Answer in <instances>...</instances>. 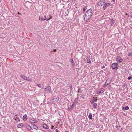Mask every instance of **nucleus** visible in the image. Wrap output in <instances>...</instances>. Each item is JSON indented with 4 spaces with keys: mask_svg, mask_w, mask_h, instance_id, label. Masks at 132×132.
<instances>
[{
    "mask_svg": "<svg viewBox=\"0 0 132 132\" xmlns=\"http://www.w3.org/2000/svg\"><path fill=\"white\" fill-rule=\"evenodd\" d=\"M128 56H132V51L129 53L128 54Z\"/></svg>",
    "mask_w": 132,
    "mask_h": 132,
    "instance_id": "nucleus-22",
    "label": "nucleus"
},
{
    "mask_svg": "<svg viewBox=\"0 0 132 132\" xmlns=\"http://www.w3.org/2000/svg\"><path fill=\"white\" fill-rule=\"evenodd\" d=\"M43 127L46 129H47L48 128V127L46 124H44L43 125Z\"/></svg>",
    "mask_w": 132,
    "mask_h": 132,
    "instance_id": "nucleus-19",
    "label": "nucleus"
},
{
    "mask_svg": "<svg viewBox=\"0 0 132 132\" xmlns=\"http://www.w3.org/2000/svg\"><path fill=\"white\" fill-rule=\"evenodd\" d=\"M27 116L26 114L24 115L23 117V119L24 121H26L27 120Z\"/></svg>",
    "mask_w": 132,
    "mask_h": 132,
    "instance_id": "nucleus-13",
    "label": "nucleus"
},
{
    "mask_svg": "<svg viewBox=\"0 0 132 132\" xmlns=\"http://www.w3.org/2000/svg\"><path fill=\"white\" fill-rule=\"evenodd\" d=\"M26 127L29 130H31V127L29 125H27Z\"/></svg>",
    "mask_w": 132,
    "mask_h": 132,
    "instance_id": "nucleus-18",
    "label": "nucleus"
},
{
    "mask_svg": "<svg viewBox=\"0 0 132 132\" xmlns=\"http://www.w3.org/2000/svg\"><path fill=\"white\" fill-rule=\"evenodd\" d=\"M116 59V61L118 62L121 63L123 61V59L119 56H117Z\"/></svg>",
    "mask_w": 132,
    "mask_h": 132,
    "instance_id": "nucleus-3",
    "label": "nucleus"
},
{
    "mask_svg": "<svg viewBox=\"0 0 132 132\" xmlns=\"http://www.w3.org/2000/svg\"><path fill=\"white\" fill-rule=\"evenodd\" d=\"M132 78V77L131 76H129L128 77V79L129 80H130Z\"/></svg>",
    "mask_w": 132,
    "mask_h": 132,
    "instance_id": "nucleus-27",
    "label": "nucleus"
},
{
    "mask_svg": "<svg viewBox=\"0 0 132 132\" xmlns=\"http://www.w3.org/2000/svg\"><path fill=\"white\" fill-rule=\"evenodd\" d=\"M71 62H72V63H73L74 62L73 60V59H71Z\"/></svg>",
    "mask_w": 132,
    "mask_h": 132,
    "instance_id": "nucleus-29",
    "label": "nucleus"
},
{
    "mask_svg": "<svg viewBox=\"0 0 132 132\" xmlns=\"http://www.w3.org/2000/svg\"><path fill=\"white\" fill-rule=\"evenodd\" d=\"M87 9V8L86 7H85V8H84L83 9V11L84 12V13L86 10V9Z\"/></svg>",
    "mask_w": 132,
    "mask_h": 132,
    "instance_id": "nucleus-26",
    "label": "nucleus"
},
{
    "mask_svg": "<svg viewBox=\"0 0 132 132\" xmlns=\"http://www.w3.org/2000/svg\"><path fill=\"white\" fill-rule=\"evenodd\" d=\"M24 125H23V123L19 124L17 126L19 128H20L21 127H23Z\"/></svg>",
    "mask_w": 132,
    "mask_h": 132,
    "instance_id": "nucleus-12",
    "label": "nucleus"
},
{
    "mask_svg": "<svg viewBox=\"0 0 132 132\" xmlns=\"http://www.w3.org/2000/svg\"><path fill=\"white\" fill-rule=\"evenodd\" d=\"M89 118L91 119H92V114L91 113H90L88 115Z\"/></svg>",
    "mask_w": 132,
    "mask_h": 132,
    "instance_id": "nucleus-16",
    "label": "nucleus"
},
{
    "mask_svg": "<svg viewBox=\"0 0 132 132\" xmlns=\"http://www.w3.org/2000/svg\"><path fill=\"white\" fill-rule=\"evenodd\" d=\"M37 86L39 87H41L40 84H37Z\"/></svg>",
    "mask_w": 132,
    "mask_h": 132,
    "instance_id": "nucleus-28",
    "label": "nucleus"
},
{
    "mask_svg": "<svg viewBox=\"0 0 132 132\" xmlns=\"http://www.w3.org/2000/svg\"><path fill=\"white\" fill-rule=\"evenodd\" d=\"M96 98V97L95 98L93 99V100H92V104H93V103H94V102H96L97 101V98H96V99L95 98Z\"/></svg>",
    "mask_w": 132,
    "mask_h": 132,
    "instance_id": "nucleus-21",
    "label": "nucleus"
},
{
    "mask_svg": "<svg viewBox=\"0 0 132 132\" xmlns=\"http://www.w3.org/2000/svg\"><path fill=\"white\" fill-rule=\"evenodd\" d=\"M105 67H103V68H104Z\"/></svg>",
    "mask_w": 132,
    "mask_h": 132,
    "instance_id": "nucleus-40",
    "label": "nucleus"
},
{
    "mask_svg": "<svg viewBox=\"0 0 132 132\" xmlns=\"http://www.w3.org/2000/svg\"><path fill=\"white\" fill-rule=\"evenodd\" d=\"M33 128L36 130L38 129V127L35 125L34 124H33Z\"/></svg>",
    "mask_w": 132,
    "mask_h": 132,
    "instance_id": "nucleus-14",
    "label": "nucleus"
},
{
    "mask_svg": "<svg viewBox=\"0 0 132 132\" xmlns=\"http://www.w3.org/2000/svg\"><path fill=\"white\" fill-rule=\"evenodd\" d=\"M45 89H46V90H48V89H49L48 87L47 88H45Z\"/></svg>",
    "mask_w": 132,
    "mask_h": 132,
    "instance_id": "nucleus-30",
    "label": "nucleus"
},
{
    "mask_svg": "<svg viewBox=\"0 0 132 132\" xmlns=\"http://www.w3.org/2000/svg\"><path fill=\"white\" fill-rule=\"evenodd\" d=\"M123 109L126 110H127L129 109V107L128 106H127L125 107H123Z\"/></svg>",
    "mask_w": 132,
    "mask_h": 132,
    "instance_id": "nucleus-20",
    "label": "nucleus"
},
{
    "mask_svg": "<svg viewBox=\"0 0 132 132\" xmlns=\"http://www.w3.org/2000/svg\"><path fill=\"white\" fill-rule=\"evenodd\" d=\"M18 14H19V12H18Z\"/></svg>",
    "mask_w": 132,
    "mask_h": 132,
    "instance_id": "nucleus-39",
    "label": "nucleus"
},
{
    "mask_svg": "<svg viewBox=\"0 0 132 132\" xmlns=\"http://www.w3.org/2000/svg\"><path fill=\"white\" fill-rule=\"evenodd\" d=\"M123 87H126L127 86V84L125 83L123 84Z\"/></svg>",
    "mask_w": 132,
    "mask_h": 132,
    "instance_id": "nucleus-24",
    "label": "nucleus"
},
{
    "mask_svg": "<svg viewBox=\"0 0 132 132\" xmlns=\"http://www.w3.org/2000/svg\"><path fill=\"white\" fill-rule=\"evenodd\" d=\"M105 3L104 0H101L98 3V6H102Z\"/></svg>",
    "mask_w": 132,
    "mask_h": 132,
    "instance_id": "nucleus-5",
    "label": "nucleus"
},
{
    "mask_svg": "<svg viewBox=\"0 0 132 132\" xmlns=\"http://www.w3.org/2000/svg\"><path fill=\"white\" fill-rule=\"evenodd\" d=\"M113 2H114L115 1V0H112Z\"/></svg>",
    "mask_w": 132,
    "mask_h": 132,
    "instance_id": "nucleus-35",
    "label": "nucleus"
},
{
    "mask_svg": "<svg viewBox=\"0 0 132 132\" xmlns=\"http://www.w3.org/2000/svg\"><path fill=\"white\" fill-rule=\"evenodd\" d=\"M111 80L110 79H108L106 81L104 84V86L108 85L111 82Z\"/></svg>",
    "mask_w": 132,
    "mask_h": 132,
    "instance_id": "nucleus-6",
    "label": "nucleus"
},
{
    "mask_svg": "<svg viewBox=\"0 0 132 132\" xmlns=\"http://www.w3.org/2000/svg\"><path fill=\"white\" fill-rule=\"evenodd\" d=\"M15 1H17L18 0H15Z\"/></svg>",
    "mask_w": 132,
    "mask_h": 132,
    "instance_id": "nucleus-38",
    "label": "nucleus"
},
{
    "mask_svg": "<svg viewBox=\"0 0 132 132\" xmlns=\"http://www.w3.org/2000/svg\"><path fill=\"white\" fill-rule=\"evenodd\" d=\"M65 132H69L67 131H66Z\"/></svg>",
    "mask_w": 132,
    "mask_h": 132,
    "instance_id": "nucleus-36",
    "label": "nucleus"
},
{
    "mask_svg": "<svg viewBox=\"0 0 132 132\" xmlns=\"http://www.w3.org/2000/svg\"><path fill=\"white\" fill-rule=\"evenodd\" d=\"M104 89L103 88H101L100 90L97 92V94H99L100 93H103L104 91Z\"/></svg>",
    "mask_w": 132,
    "mask_h": 132,
    "instance_id": "nucleus-9",
    "label": "nucleus"
},
{
    "mask_svg": "<svg viewBox=\"0 0 132 132\" xmlns=\"http://www.w3.org/2000/svg\"><path fill=\"white\" fill-rule=\"evenodd\" d=\"M118 64L117 63H113L112 65V68L113 69H118Z\"/></svg>",
    "mask_w": 132,
    "mask_h": 132,
    "instance_id": "nucleus-2",
    "label": "nucleus"
},
{
    "mask_svg": "<svg viewBox=\"0 0 132 132\" xmlns=\"http://www.w3.org/2000/svg\"><path fill=\"white\" fill-rule=\"evenodd\" d=\"M93 107L94 109L96 108L97 106V104L96 103H94L93 104Z\"/></svg>",
    "mask_w": 132,
    "mask_h": 132,
    "instance_id": "nucleus-17",
    "label": "nucleus"
},
{
    "mask_svg": "<svg viewBox=\"0 0 132 132\" xmlns=\"http://www.w3.org/2000/svg\"><path fill=\"white\" fill-rule=\"evenodd\" d=\"M55 131L56 132H58L59 131L57 129H56L55 130Z\"/></svg>",
    "mask_w": 132,
    "mask_h": 132,
    "instance_id": "nucleus-31",
    "label": "nucleus"
},
{
    "mask_svg": "<svg viewBox=\"0 0 132 132\" xmlns=\"http://www.w3.org/2000/svg\"><path fill=\"white\" fill-rule=\"evenodd\" d=\"M20 76L21 77H22L25 80H27L29 81H32V80L31 79H28V78L25 76L21 75Z\"/></svg>",
    "mask_w": 132,
    "mask_h": 132,
    "instance_id": "nucleus-4",
    "label": "nucleus"
},
{
    "mask_svg": "<svg viewBox=\"0 0 132 132\" xmlns=\"http://www.w3.org/2000/svg\"><path fill=\"white\" fill-rule=\"evenodd\" d=\"M30 122L34 123H36L37 122V120L35 119L34 118L31 119L30 120Z\"/></svg>",
    "mask_w": 132,
    "mask_h": 132,
    "instance_id": "nucleus-8",
    "label": "nucleus"
},
{
    "mask_svg": "<svg viewBox=\"0 0 132 132\" xmlns=\"http://www.w3.org/2000/svg\"><path fill=\"white\" fill-rule=\"evenodd\" d=\"M53 127H54L53 126H52V128H53Z\"/></svg>",
    "mask_w": 132,
    "mask_h": 132,
    "instance_id": "nucleus-37",
    "label": "nucleus"
},
{
    "mask_svg": "<svg viewBox=\"0 0 132 132\" xmlns=\"http://www.w3.org/2000/svg\"><path fill=\"white\" fill-rule=\"evenodd\" d=\"M48 0H47V1H48Z\"/></svg>",
    "mask_w": 132,
    "mask_h": 132,
    "instance_id": "nucleus-43",
    "label": "nucleus"
},
{
    "mask_svg": "<svg viewBox=\"0 0 132 132\" xmlns=\"http://www.w3.org/2000/svg\"><path fill=\"white\" fill-rule=\"evenodd\" d=\"M93 11L91 9H89L87 11L85 15L84 20L87 21L92 16L93 14Z\"/></svg>",
    "mask_w": 132,
    "mask_h": 132,
    "instance_id": "nucleus-1",
    "label": "nucleus"
},
{
    "mask_svg": "<svg viewBox=\"0 0 132 132\" xmlns=\"http://www.w3.org/2000/svg\"><path fill=\"white\" fill-rule=\"evenodd\" d=\"M110 4L109 3H105L103 6V8L104 9H105L108 6H109L110 5Z\"/></svg>",
    "mask_w": 132,
    "mask_h": 132,
    "instance_id": "nucleus-10",
    "label": "nucleus"
},
{
    "mask_svg": "<svg viewBox=\"0 0 132 132\" xmlns=\"http://www.w3.org/2000/svg\"><path fill=\"white\" fill-rule=\"evenodd\" d=\"M53 51H54V52H55L56 51V50H55V49L54 50H53Z\"/></svg>",
    "mask_w": 132,
    "mask_h": 132,
    "instance_id": "nucleus-34",
    "label": "nucleus"
},
{
    "mask_svg": "<svg viewBox=\"0 0 132 132\" xmlns=\"http://www.w3.org/2000/svg\"><path fill=\"white\" fill-rule=\"evenodd\" d=\"M105 67H103V68H104Z\"/></svg>",
    "mask_w": 132,
    "mask_h": 132,
    "instance_id": "nucleus-41",
    "label": "nucleus"
},
{
    "mask_svg": "<svg viewBox=\"0 0 132 132\" xmlns=\"http://www.w3.org/2000/svg\"><path fill=\"white\" fill-rule=\"evenodd\" d=\"M0 128H1V127H0Z\"/></svg>",
    "mask_w": 132,
    "mask_h": 132,
    "instance_id": "nucleus-44",
    "label": "nucleus"
},
{
    "mask_svg": "<svg viewBox=\"0 0 132 132\" xmlns=\"http://www.w3.org/2000/svg\"><path fill=\"white\" fill-rule=\"evenodd\" d=\"M115 21L113 20H112L111 21V25L112 26L113 25V24L114 23Z\"/></svg>",
    "mask_w": 132,
    "mask_h": 132,
    "instance_id": "nucleus-23",
    "label": "nucleus"
},
{
    "mask_svg": "<svg viewBox=\"0 0 132 132\" xmlns=\"http://www.w3.org/2000/svg\"><path fill=\"white\" fill-rule=\"evenodd\" d=\"M74 106V104H73L72 105V106H71V107H73Z\"/></svg>",
    "mask_w": 132,
    "mask_h": 132,
    "instance_id": "nucleus-33",
    "label": "nucleus"
},
{
    "mask_svg": "<svg viewBox=\"0 0 132 132\" xmlns=\"http://www.w3.org/2000/svg\"><path fill=\"white\" fill-rule=\"evenodd\" d=\"M131 16L132 18V12L129 13V15H128V16Z\"/></svg>",
    "mask_w": 132,
    "mask_h": 132,
    "instance_id": "nucleus-25",
    "label": "nucleus"
},
{
    "mask_svg": "<svg viewBox=\"0 0 132 132\" xmlns=\"http://www.w3.org/2000/svg\"><path fill=\"white\" fill-rule=\"evenodd\" d=\"M120 127L119 126H117L116 128H117L118 129Z\"/></svg>",
    "mask_w": 132,
    "mask_h": 132,
    "instance_id": "nucleus-32",
    "label": "nucleus"
},
{
    "mask_svg": "<svg viewBox=\"0 0 132 132\" xmlns=\"http://www.w3.org/2000/svg\"><path fill=\"white\" fill-rule=\"evenodd\" d=\"M87 61H88L87 63H91V61L90 59V56H87Z\"/></svg>",
    "mask_w": 132,
    "mask_h": 132,
    "instance_id": "nucleus-15",
    "label": "nucleus"
},
{
    "mask_svg": "<svg viewBox=\"0 0 132 132\" xmlns=\"http://www.w3.org/2000/svg\"><path fill=\"white\" fill-rule=\"evenodd\" d=\"M39 20H40V19L41 20H48L50 19H47L46 18V16H44V18H40L39 17Z\"/></svg>",
    "mask_w": 132,
    "mask_h": 132,
    "instance_id": "nucleus-7",
    "label": "nucleus"
},
{
    "mask_svg": "<svg viewBox=\"0 0 132 132\" xmlns=\"http://www.w3.org/2000/svg\"><path fill=\"white\" fill-rule=\"evenodd\" d=\"M51 132V131H50V132Z\"/></svg>",
    "mask_w": 132,
    "mask_h": 132,
    "instance_id": "nucleus-42",
    "label": "nucleus"
},
{
    "mask_svg": "<svg viewBox=\"0 0 132 132\" xmlns=\"http://www.w3.org/2000/svg\"><path fill=\"white\" fill-rule=\"evenodd\" d=\"M14 119L15 120L17 121H19L20 120L19 118L16 115H15L14 116Z\"/></svg>",
    "mask_w": 132,
    "mask_h": 132,
    "instance_id": "nucleus-11",
    "label": "nucleus"
}]
</instances>
